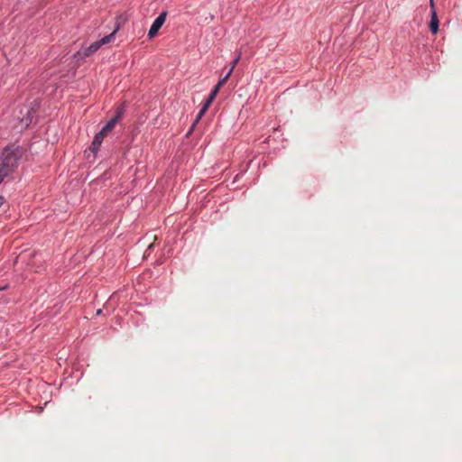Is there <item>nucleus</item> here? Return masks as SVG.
<instances>
[{
    "label": "nucleus",
    "mask_w": 462,
    "mask_h": 462,
    "mask_svg": "<svg viewBox=\"0 0 462 462\" xmlns=\"http://www.w3.org/2000/svg\"><path fill=\"white\" fill-rule=\"evenodd\" d=\"M430 29L433 34H436L439 31V18L437 16V13L435 9L430 10Z\"/></svg>",
    "instance_id": "423d86ee"
},
{
    "label": "nucleus",
    "mask_w": 462,
    "mask_h": 462,
    "mask_svg": "<svg viewBox=\"0 0 462 462\" xmlns=\"http://www.w3.org/2000/svg\"><path fill=\"white\" fill-rule=\"evenodd\" d=\"M232 72H233V69H230L229 71L226 73V75L218 81V84L221 86H224L226 84V82L228 80Z\"/></svg>",
    "instance_id": "6e6552de"
},
{
    "label": "nucleus",
    "mask_w": 462,
    "mask_h": 462,
    "mask_svg": "<svg viewBox=\"0 0 462 462\" xmlns=\"http://www.w3.org/2000/svg\"><path fill=\"white\" fill-rule=\"evenodd\" d=\"M430 9H435V6H434V0H430Z\"/></svg>",
    "instance_id": "2eb2a0df"
},
{
    "label": "nucleus",
    "mask_w": 462,
    "mask_h": 462,
    "mask_svg": "<svg viewBox=\"0 0 462 462\" xmlns=\"http://www.w3.org/2000/svg\"><path fill=\"white\" fill-rule=\"evenodd\" d=\"M221 85H219L218 83L215 86L214 89L213 90H216V94L217 95L219 89L221 88Z\"/></svg>",
    "instance_id": "ddd939ff"
},
{
    "label": "nucleus",
    "mask_w": 462,
    "mask_h": 462,
    "mask_svg": "<svg viewBox=\"0 0 462 462\" xmlns=\"http://www.w3.org/2000/svg\"><path fill=\"white\" fill-rule=\"evenodd\" d=\"M3 204H4V198L0 197V208L2 207Z\"/></svg>",
    "instance_id": "dca6fc26"
},
{
    "label": "nucleus",
    "mask_w": 462,
    "mask_h": 462,
    "mask_svg": "<svg viewBox=\"0 0 462 462\" xmlns=\"http://www.w3.org/2000/svg\"><path fill=\"white\" fill-rule=\"evenodd\" d=\"M19 157L17 151L5 148L2 152L0 170L9 175L16 167Z\"/></svg>",
    "instance_id": "f257e3e1"
},
{
    "label": "nucleus",
    "mask_w": 462,
    "mask_h": 462,
    "mask_svg": "<svg viewBox=\"0 0 462 462\" xmlns=\"http://www.w3.org/2000/svg\"><path fill=\"white\" fill-rule=\"evenodd\" d=\"M124 114V107H118L116 115L106 123V128L114 129L116 125L120 121Z\"/></svg>",
    "instance_id": "39448f33"
},
{
    "label": "nucleus",
    "mask_w": 462,
    "mask_h": 462,
    "mask_svg": "<svg viewBox=\"0 0 462 462\" xmlns=\"http://www.w3.org/2000/svg\"><path fill=\"white\" fill-rule=\"evenodd\" d=\"M6 288H7V285L3 286V287H0V291H4V290H5Z\"/></svg>",
    "instance_id": "f3484780"
},
{
    "label": "nucleus",
    "mask_w": 462,
    "mask_h": 462,
    "mask_svg": "<svg viewBox=\"0 0 462 462\" xmlns=\"http://www.w3.org/2000/svg\"><path fill=\"white\" fill-rule=\"evenodd\" d=\"M113 130L110 129V128H106V126L105 125L100 131L99 133L102 134L103 137H106L110 132H112Z\"/></svg>",
    "instance_id": "1a4fd4ad"
},
{
    "label": "nucleus",
    "mask_w": 462,
    "mask_h": 462,
    "mask_svg": "<svg viewBox=\"0 0 462 462\" xmlns=\"http://www.w3.org/2000/svg\"><path fill=\"white\" fill-rule=\"evenodd\" d=\"M117 30H118V26L110 34H108V35L103 37L101 40L92 43L85 51V55L89 56V55L93 54L94 52H96L102 45L111 42L116 35V32H117Z\"/></svg>",
    "instance_id": "f03ea898"
},
{
    "label": "nucleus",
    "mask_w": 462,
    "mask_h": 462,
    "mask_svg": "<svg viewBox=\"0 0 462 462\" xmlns=\"http://www.w3.org/2000/svg\"><path fill=\"white\" fill-rule=\"evenodd\" d=\"M8 176V174H6V171H3L0 170V183L3 181V180Z\"/></svg>",
    "instance_id": "f8f14e48"
},
{
    "label": "nucleus",
    "mask_w": 462,
    "mask_h": 462,
    "mask_svg": "<svg viewBox=\"0 0 462 462\" xmlns=\"http://www.w3.org/2000/svg\"><path fill=\"white\" fill-rule=\"evenodd\" d=\"M167 13L162 12L152 23L149 32L148 36L149 38H153L156 36L158 31L161 29V27L163 25L165 20H166Z\"/></svg>",
    "instance_id": "7ed1b4c3"
},
{
    "label": "nucleus",
    "mask_w": 462,
    "mask_h": 462,
    "mask_svg": "<svg viewBox=\"0 0 462 462\" xmlns=\"http://www.w3.org/2000/svg\"><path fill=\"white\" fill-rule=\"evenodd\" d=\"M221 85H219L218 83L215 86L214 89L213 90H216V94L217 95L219 89L221 88Z\"/></svg>",
    "instance_id": "4468645a"
},
{
    "label": "nucleus",
    "mask_w": 462,
    "mask_h": 462,
    "mask_svg": "<svg viewBox=\"0 0 462 462\" xmlns=\"http://www.w3.org/2000/svg\"><path fill=\"white\" fill-rule=\"evenodd\" d=\"M113 130L110 129V128H106V126L105 125L100 131L99 133L102 134L103 137H106L110 132H112Z\"/></svg>",
    "instance_id": "9d476101"
},
{
    "label": "nucleus",
    "mask_w": 462,
    "mask_h": 462,
    "mask_svg": "<svg viewBox=\"0 0 462 462\" xmlns=\"http://www.w3.org/2000/svg\"><path fill=\"white\" fill-rule=\"evenodd\" d=\"M216 97H217L216 90H212V92L210 93L208 98L207 99V101L205 102V104L201 107L200 111L199 112V114L197 116L196 122H198L203 116V115L208 109V107L210 106L211 103L213 102V100L215 99Z\"/></svg>",
    "instance_id": "20e7f679"
},
{
    "label": "nucleus",
    "mask_w": 462,
    "mask_h": 462,
    "mask_svg": "<svg viewBox=\"0 0 462 462\" xmlns=\"http://www.w3.org/2000/svg\"><path fill=\"white\" fill-rule=\"evenodd\" d=\"M240 59H241V52H239L237 57L233 60L231 69H235L236 64L239 62Z\"/></svg>",
    "instance_id": "9b49d317"
},
{
    "label": "nucleus",
    "mask_w": 462,
    "mask_h": 462,
    "mask_svg": "<svg viewBox=\"0 0 462 462\" xmlns=\"http://www.w3.org/2000/svg\"><path fill=\"white\" fill-rule=\"evenodd\" d=\"M105 137L102 136V134L98 132L95 137H94V140L91 143V146H90V150L93 152H97V150L99 149L103 140H104Z\"/></svg>",
    "instance_id": "0eeeda50"
}]
</instances>
